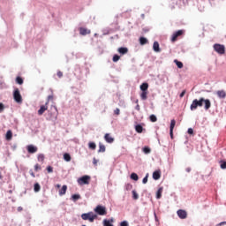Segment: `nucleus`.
Wrapping results in <instances>:
<instances>
[{
	"label": "nucleus",
	"mask_w": 226,
	"mask_h": 226,
	"mask_svg": "<svg viewBox=\"0 0 226 226\" xmlns=\"http://www.w3.org/2000/svg\"><path fill=\"white\" fill-rule=\"evenodd\" d=\"M136 110H140V105L137 104L136 107H135Z\"/></svg>",
	"instance_id": "obj_53"
},
{
	"label": "nucleus",
	"mask_w": 226,
	"mask_h": 226,
	"mask_svg": "<svg viewBox=\"0 0 226 226\" xmlns=\"http://www.w3.org/2000/svg\"><path fill=\"white\" fill-rule=\"evenodd\" d=\"M0 179H3V176H1V173H0Z\"/></svg>",
	"instance_id": "obj_57"
},
{
	"label": "nucleus",
	"mask_w": 226,
	"mask_h": 226,
	"mask_svg": "<svg viewBox=\"0 0 226 226\" xmlns=\"http://www.w3.org/2000/svg\"><path fill=\"white\" fill-rule=\"evenodd\" d=\"M4 110V104L3 102H0V113Z\"/></svg>",
	"instance_id": "obj_46"
},
{
	"label": "nucleus",
	"mask_w": 226,
	"mask_h": 226,
	"mask_svg": "<svg viewBox=\"0 0 226 226\" xmlns=\"http://www.w3.org/2000/svg\"><path fill=\"white\" fill-rule=\"evenodd\" d=\"M143 153H145V154H149V153H151V148H149V147H143Z\"/></svg>",
	"instance_id": "obj_32"
},
{
	"label": "nucleus",
	"mask_w": 226,
	"mask_h": 226,
	"mask_svg": "<svg viewBox=\"0 0 226 226\" xmlns=\"http://www.w3.org/2000/svg\"><path fill=\"white\" fill-rule=\"evenodd\" d=\"M220 167H221V169H226V162L225 161H221L220 162Z\"/></svg>",
	"instance_id": "obj_39"
},
{
	"label": "nucleus",
	"mask_w": 226,
	"mask_h": 226,
	"mask_svg": "<svg viewBox=\"0 0 226 226\" xmlns=\"http://www.w3.org/2000/svg\"><path fill=\"white\" fill-rule=\"evenodd\" d=\"M139 43L140 45H146V43H147V40L146 39V37H140Z\"/></svg>",
	"instance_id": "obj_29"
},
{
	"label": "nucleus",
	"mask_w": 226,
	"mask_h": 226,
	"mask_svg": "<svg viewBox=\"0 0 226 226\" xmlns=\"http://www.w3.org/2000/svg\"><path fill=\"white\" fill-rule=\"evenodd\" d=\"M50 100H54V96H52V95H49V96H48V102H50Z\"/></svg>",
	"instance_id": "obj_51"
},
{
	"label": "nucleus",
	"mask_w": 226,
	"mask_h": 226,
	"mask_svg": "<svg viewBox=\"0 0 226 226\" xmlns=\"http://www.w3.org/2000/svg\"><path fill=\"white\" fill-rule=\"evenodd\" d=\"M103 225H104V226H114V225H112V224L110 223V221H109V220H107V219H105V220L103 221Z\"/></svg>",
	"instance_id": "obj_38"
},
{
	"label": "nucleus",
	"mask_w": 226,
	"mask_h": 226,
	"mask_svg": "<svg viewBox=\"0 0 226 226\" xmlns=\"http://www.w3.org/2000/svg\"><path fill=\"white\" fill-rule=\"evenodd\" d=\"M148 177H149V174H147L146 177L142 180L143 185H146L147 183Z\"/></svg>",
	"instance_id": "obj_41"
},
{
	"label": "nucleus",
	"mask_w": 226,
	"mask_h": 226,
	"mask_svg": "<svg viewBox=\"0 0 226 226\" xmlns=\"http://www.w3.org/2000/svg\"><path fill=\"white\" fill-rule=\"evenodd\" d=\"M93 164L95 166L98 165V160L95 157L93 159Z\"/></svg>",
	"instance_id": "obj_48"
},
{
	"label": "nucleus",
	"mask_w": 226,
	"mask_h": 226,
	"mask_svg": "<svg viewBox=\"0 0 226 226\" xmlns=\"http://www.w3.org/2000/svg\"><path fill=\"white\" fill-rule=\"evenodd\" d=\"M216 94H217L218 98H221L222 100L226 98V92H225V90H218L216 92Z\"/></svg>",
	"instance_id": "obj_12"
},
{
	"label": "nucleus",
	"mask_w": 226,
	"mask_h": 226,
	"mask_svg": "<svg viewBox=\"0 0 226 226\" xmlns=\"http://www.w3.org/2000/svg\"><path fill=\"white\" fill-rule=\"evenodd\" d=\"M34 170H35V172H38V170H41V166H40V164H35Z\"/></svg>",
	"instance_id": "obj_40"
},
{
	"label": "nucleus",
	"mask_w": 226,
	"mask_h": 226,
	"mask_svg": "<svg viewBox=\"0 0 226 226\" xmlns=\"http://www.w3.org/2000/svg\"><path fill=\"white\" fill-rule=\"evenodd\" d=\"M131 179H132L133 181H139V175H137V173H132Z\"/></svg>",
	"instance_id": "obj_28"
},
{
	"label": "nucleus",
	"mask_w": 226,
	"mask_h": 226,
	"mask_svg": "<svg viewBox=\"0 0 226 226\" xmlns=\"http://www.w3.org/2000/svg\"><path fill=\"white\" fill-rule=\"evenodd\" d=\"M149 119L152 123H156V121H158V118L155 115H150Z\"/></svg>",
	"instance_id": "obj_31"
},
{
	"label": "nucleus",
	"mask_w": 226,
	"mask_h": 226,
	"mask_svg": "<svg viewBox=\"0 0 226 226\" xmlns=\"http://www.w3.org/2000/svg\"><path fill=\"white\" fill-rule=\"evenodd\" d=\"M160 177H162V171L160 170H155L153 173V179H154L155 181H158V179H160Z\"/></svg>",
	"instance_id": "obj_13"
},
{
	"label": "nucleus",
	"mask_w": 226,
	"mask_h": 226,
	"mask_svg": "<svg viewBox=\"0 0 226 226\" xmlns=\"http://www.w3.org/2000/svg\"><path fill=\"white\" fill-rule=\"evenodd\" d=\"M98 153H105V145L100 143Z\"/></svg>",
	"instance_id": "obj_27"
},
{
	"label": "nucleus",
	"mask_w": 226,
	"mask_h": 226,
	"mask_svg": "<svg viewBox=\"0 0 226 226\" xmlns=\"http://www.w3.org/2000/svg\"><path fill=\"white\" fill-rule=\"evenodd\" d=\"M94 213H96V215H99L100 216H105V215H107V207L102 206V205H98L94 209Z\"/></svg>",
	"instance_id": "obj_3"
},
{
	"label": "nucleus",
	"mask_w": 226,
	"mask_h": 226,
	"mask_svg": "<svg viewBox=\"0 0 226 226\" xmlns=\"http://www.w3.org/2000/svg\"><path fill=\"white\" fill-rule=\"evenodd\" d=\"M13 99L16 102V103H22V95L20 94V90H19V88H16L14 90Z\"/></svg>",
	"instance_id": "obj_6"
},
{
	"label": "nucleus",
	"mask_w": 226,
	"mask_h": 226,
	"mask_svg": "<svg viewBox=\"0 0 226 226\" xmlns=\"http://www.w3.org/2000/svg\"><path fill=\"white\" fill-rule=\"evenodd\" d=\"M47 171L50 174V173L54 172V169L51 166H48Z\"/></svg>",
	"instance_id": "obj_43"
},
{
	"label": "nucleus",
	"mask_w": 226,
	"mask_h": 226,
	"mask_svg": "<svg viewBox=\"0 0 226 226\" xmlns=\"http://www.w3.org/2000/svg\"><path fill=\"white\" fill-rule=\"evenodd\" d=\"M185 171H186V172H192V168H186V169H185Z\"/></svg>",
	"instance_id": "obj_54"
},
{
	"label": "nucleus",
	"mask_w": 226,
	"mask_h": 226,
	"mask_svg": "<svg viewBox=\"0 0 226 226\" xmlns=\"http://www.w3.org/2000/svg\"><path fill=\"white\" fill-rule=\"evenodd\" d=\"M205 103V110L211 109V101L209 99L200 98V100L194 99L190 106L191 110H197L198 107H202Z\"/></svg>",
	"instance_id": "obj_1"
},
{
	"label": "nucleus",
	"mask_w": 226,
	"mask_h": 226,
	"mask_svg": "<svg viewBox=\"0 0 226 226\" xmlns=\"http://www.w3.org/2000/svg\"><path fill=\"white\" fill-rule=\"evenodd\" d=\"M153 49L154 52H162V49H160V43H158V41L154 42Z\"/></svg>",
	"instance_id": "obj_15"
},
{
	"label": "nucleus",
	"mask_w": 226,
	"mask_h": 226,
	"mask_svg": "<svg viewBox=\"0 0 226 226\" xmlns=\"http://www.w3.org/2000/svg\"><path fill=\"white\" fill-rule=\"evenodd\" d=\"M110 222H114V219H110Z\"/></svg>",
	"instance_id": "obj_58"
},
{
	"label": "nucleus",
	"mask_w": 226,
	"mask_h": 226,
	"mask_svg": "<svg viewBox=\"0 0 226 226\" xmlns=\"http://www.w3.org/2000/svg\"><path fill=\"white\" fill-rule=\"evenodd\" d=\"M135 130H136L137 133H142V132L144 131V127H142V125H140V124H137L135 126Z\"/></svg>",
	"instance_id": "obj_21"
},
{
	"label": "nucleus",
	"mask_w": 226,
	"mask_h": 226,
	"mask_svg": "<svg viewBox=\"0 0 226 226\" xmlns=\"http://www.w3.org/2000/svg\"><path fill=\"white\" fill-rule=\"evenodd\" d=\"M82 220H88L90 223H93L96 218H98V215H94L93 212H88L81 215Z\"/></svg>",
	"instance_id": "obj_2"
},
{
	"label": "nucleus",
	"mask_w": 226,
	"mask_h": 226,
	"mask_svg": "<svg viewBox=\"0 0 226 226\" xmlns=\"http://www.w3.org/2000/svg\"><path fill=\"white\" fill-rule=\"evenodd\" d=\"M140 98L141 100H147V91H142V93L140 94Z\"/></svg>",
	"instance_id": "obj_24"
},
{
	"label": "nucleus",
	"mask_w": 226,
	"mask_h": 226,
	"mask_svg": "<svg viewBox=\"0 0 226 226\" xmlns=\"http://www.w3.org/2000/svg\"><path fill=\"white\" fill-rule=\"evenodd\" d=\"M56 188H61V185H59V184L56 185Z\"/></svg>",
	"instance_id": "obj_56"
},
{
	"label": "nucleus",
	"mask_w": 226,
	"mask_h": 226,
	"mask_svg": "<svg viewBox=\"0 0 226 226\" xmlns=\"http://www.w3.org/2000/svg\"><path fill=\"white\" fill-rule=\"evenodd\" d=\"M56 75H57L58 79H62V77H63V72L58 71V72H56Z\"/></svg>",
	"instance_id": "obj_45"
},
{
	"label": "nucleus",
	"mask_w": 226,
	"mask_h": 226,
	"mask_svg": "<svg viewBox=\"0 0 226 226\" xmlns=\"http://www.w3.org/2000/svg\"><path fill=\"white\" fill-rule=\"evenodd\" d=\"M185 94H186V90H184V91L180 94V98H183V96H185Z\"/></svg>",
	"instance_id": "obj_50"
},
{
	"label": "nucleus",
	"mask_w": 226,
	"mask_h": 226,
	"mask_svg": "<svg viewBox=\"0 0 226 226\" xmlns=\"http://www.w3.org/2000/svg\"><path fill=\"white\" fill-rule=\"evenodd\" d=\"M79 34H81L82 36H86V34H91V30H87V28H84V27H80Z\"/></svg>",
	"instance_id": "obj_11"
},
{
	"label": "nucleus",
	"mask_w": 226,
	"mask_h": 226,
	"mask_svg": "<svg viewBox=\"0 0 226 226\" xmlns=\"http://www.w3.org/2000/svg\"><path fill=\"white\" fill-rule=\"evenodd\" d=\"M67 190H68V186L63 185L61 190L59 191V195H61V196L65 195Z\"/></svg>",
	"instance_id": "obj_16"
},
{
	"label": "nucleus",
	"mask_w": 226,
	"mask_h": 226,
	"mask_svg": "<svg viewBox=\"0 0 226 226\" xmlns=\"http://www.w3.org/2000/svg\"><path fill=\"white\" fill-rule=\"evenodd\" d=\"M27 152L31 154L36 153L38 151V147H34V145H28L26 147Z\"/></svg>",
	"instance_id": "obj_9"
},
{
	"label": "nucleus",
	"mask_w": 226,
	"mask_h": 226,
	"mask_svg": "<svg viewBox=\"0 0 226 226\" xmlns=\"http://www.w3.org/2000/svg\"><path fill=\"white\" fill-rule=\"evenodd\" d=\"M72 199L73 202H77V200H79V199H81V197H80V194H73L72 196Z\"/></svg>",
	"instance_id": "obj_26"
},
{
	"label": "nucleus",
	"mask_w": 226,
	"mask_h": 226,
	"mask_svg": "<svg viewBox=\"0 0 226 226\" xmlns=\"http://www.w3.org/2000/svg\"><path fill=\"white\" fill-rule=\"evenodd\" d=\"M91 182V177L85 175L78 179V185L83 186V185H89Z\"/></svg>",
	"instance_id": "obj_5"
},
{
	"label": "nucleus",
	"mask_w": 226,
	"mask_h": 226,
	"mask_svg": "<svg viewBox=\"0 0 226 226\" xmlns=\"http://www.w3.org/2000/svg\"><path fill=\"white\" fill-rule=\"evenodd\" d=\"M214 50L217 52V54H220L221 56H223L225 54V45L223 44H214Z\"/></svg>",
	"instance_id": "obj_4"
},
{
	"label": "nucleus",
	"mask_w": 226,
	"mask_h": 226,
	"mask_svg": "<svg viewBox=\"0 0 226 226\" xmlns=\"http://www.w3.org/2000/svg\"><path fill=\"white\" fill-rule=\"evenodd\" d=\"M120 226H130L126 221L120 222Z\"/></svg>",
	"instance_id": "obj_47"
},
{
	"label": "nucleus",
	"mask_w": 226,
	"mask_h": 226,
	"mask_svg": "<svg viewBox=\"0 0 226 226\" xmlns=\"http://www.w3.org/2000/svg\"><path fill=\"white\" fill-rule=\"evenodd\" d=\"M104 139L106 142H114V138H112L109 133L105 134Z\"/></svg>",
	"instance_id": "obj_18"
},
{
	"label": "nucleus",
	"mask_w": 226,
	"mask_h": 226,
	"mask_svg": "<svg viewBox=\"0 0 226 226\" xmlns=\"http://www.w3.org/2000/svg\"><path fill=\"white\" fill-rule=\"evenodd\" d=\"M176 126V120L172 119L170 121V137L172 139V137H174V127Z\"/></svg>",
	"instance_id": "obj_10"
},
{
	"label": "nucleus",
	"mask_w": 226,
	"mask_h": 226,
	"mask_svg": "<svg viewBox=\"0 0 226 226\" xmlns=\"http://www.w3.org/2000/svg\"><path fill=\"white\" fill-rule=\"evenodd\" d=\"M132 198H133L134 200H139V194L137 193L136 191H132Z\"/></svg>",
	"instance_id": "obj_35"
},
{
	"label": "nucleus",
	"mask_w": 226,
	"mask_h": 226,
	"mask_svg": "<svg viewBox=\"0 0 226 226\" xmlns=\"http://www.w3.org/2000/svg\"><path fill=\"white\" fill-rule=\"evenodd\" d=\"M120 59H121V56H119L118 55H114L113 63H117V61H119Z\"/></svg>",
	"instance_id": "obj_36"
},
{
	"label": "nucleus",
	"mask_w": 226,
	"mask_h": 226,
	"mask_svg": "<svg viewBox=\"0 0 226 226\" xmlns=\"http://www.w3.org/2000/svg\"><path fill=\"white\" fill-rule=\"evenodd\" d=\"M162 193H163V187H160L156 192V199H162Z\"/></svg>",
	"instance_id": "obj_19"
},
{
	"label": "nucleus",
	"mask_w": 226,
	"mask_h": 226,
	"mask_svg": "<svg viewBox=\"0 0 226 226\" xmlns=\"http://www.w3.org/2000/svg\"><path fill=\"white\" fill-rule=\"evenodd\" d=\"M48 109H49V101H47L44 105H41L40 107V109L38 110V115L43 116V114L45 113V110H48Z\"/></svg>",
	"instance_id": "obj_8"
},
{
	"label": "nucleus",
	"mask_w": 226,
	"mask_h": 226,
	"mask_svg": "<svg viewBox=\"0 0 226 226\" xmlns=\"http://www.w3.org/2000/svg\"><path fill=\"white\" fill-rule=\"evenodd\" d=\"M174 63L177 64V68H183V64L182 62H179L177 59L174 60Z\"/></svg>",
	"instance_id": "obj_33"
},
{
	"label": "nucleus",
	"mask_w": 226,
	"mask_h": 226,
	"mask_svg": "<svg viewBox=\"0 0 226 226\" xmlns=\"http://www.w3.org/2000/svg\"><path fill=\"white\" fill-rule=\"evenodd\" d=\"M34 190L36 193H38V192H40V190H41V187L40 186V184H38V183L34 184Z\"/></svg>",
	"instance_id": "obj_25"
},
{
	"label": "nucleus",
	"mask_w": 226,
	"mask_h": 226,
	"mask_svg": "<svg viewBox=\"0 0 226 226\" xmlns=\"http://www.w3.org/2000/svg\"><path fill=\"white\" fill-rule=\"evenodd\" d=\"M120 112H121V110L119 109V108H117V109L114 110V114H115L116 116H119Z\"/></svg>",
	"instance_id": "obj_44"
},
{
	"label": "nucleus",
	"mask_w": 226,
	"mask_h": 226,
	"mask_svg": "<svg viewBox=\"0 0 226 226\" xmlns=\"http://www.w3.org/2000/svg\"><path fill=\"white\" fill-rule=\"evenodd\" d=\"M132 188H133V185H132V184H126L125 185V190L127 192H130Z\"/></svg>",
	"instance_id": "obj_37"
},
{
	"label": "nucleus",
	"mask_w": 226,
	"mask_h": 226,
	"mask_svg": "<svg viewBox=\"0 0 226 226\" xmlns=\"http://www.w3.org/2000/svg\"><path fill=\"white\" fill-rule=\"evenodd\" d=\"M184 33H185V31H183V30H178V31L175 32L171 37L172 43H174V41H177V38H179V36H183Z\"/></svg>",
	"instance_id": "obj_7"
},
{
	"label": "nucleus",
	"mask_w": 226,
	"mask_h": 226,
	"mask_svg": "<svg viewBox=\"0 0 226 226\" xmlns=\"http://www.w3.org/2000/svg\"><path fill=\"white\" fill-rule=\"evenodd\" d=\"M11 137H13V132H11V131H7L5 135L6 140H11Z\"/></svg>",
	"instance_id": "obj_22"
},
{
	"label": "nucleus",
	"mask_w": 226,
	"mask_h": 226,
	"mask_svg": "<svg viewBox=\"0 0 226 226\" xmlns=\"http://www.w3.org/2000/svg\"><path fill=\"white\" fill-rule=\"evenodd\" d=\"M187 132L189 133V135H193V129L189 128Z\"/></svg>",
	"instance_id": "obj_49"
},
{
	"label": "nucleus",
	"mask_w": 226,
	"mask_h": 226,
	"mask_svg": "<svg viewBox=\"0 0 226 226\" xmlns=\"http://www.w3.org/2000/svg\"><path fill=\"white\" fill-rule=\"evenodd\" d=\"M64 160L65 162H72V155L68 153L64 154Z\"/></svg>",
	"instance_id": "obj_23"
},
{
	"label": "nucleus",
	"mask_w": 226,
	"mask_h": 226,
	"mask_svg": "<svg viewBox=\"0 0 226 226\" xmlns=\"http://www.w3.org/2000/svg\"><path fill=\"white\" fill-rule=\"evenodd\" d=\"M37 160H38V162H43V161L45 160V155H43L41 154H39L38 157H37Z\"/></svg>",
	"instance_id": "obj_34"
},
{
	"label": "nucleus",
	"mask_w": 226,
	"mask_h": 226,
	"mask_svg": "<svg viewBox=\"0 0 226 226\" xmlns=\"http://www.w3.org/2000/svg\"><path fill=\"white\" fill-rule=\"evenodd\" d=\"M89 147H90V149H96V144L94 142L89 143Z\"/></svg>",
	"instance_id": "obj_42"
},
{
	"label": "nucleus",
	"mask_w": 226,
	"mask_h": 226,
	"mask_svg": "<svg viewBox=\"0 0 226 226\" xmlns=\"http://www.w3.org/2000/svg\"><path fill=\"white\" fill-rule=\"evenodd\" d=\"M177 216H179L182 220H185L188 215L186 214V211L185 210H178L177 212Z\"/></svg>",
	"instance_id": "obj_14"
},
{
	"label": "nucleus",
	"mask_w": 226,
	"mask_h": 226,
	"mask_svg": "<svg viewBox=\"0 0 226 226\" xmlns=\"http://www.w3.org/2000/svg\"><path fill=\"white\" fill-rule=\"evenodd\" d=\"M136 103H139V100L136 101Z\"/></svg>",
	"instance_id": "obj_59"
},
{
	"label": "nucleus",
	"mask_w": 226,
	"mask_h": 226,
	"mask_svg": "<svg viewBox=\"0 0 226 226\" xmlns=\"http://www.w3.org/2000/svg\"><path fill=\"white\" fill-rule=\"evenodd\" d=\"M222 225H226V222H222L217 224V226H222Z\"/></svg>",
	"instance_id": "obj_52"
},
{
	"label": "nucleus",
	"mask_w": 226,
	"mask_h": 226,
	"mask_svg": "<svg viewBox=\"0 0 226 226\" xmlns=\"http://www.w3.org/2000/svg\"><path fill=\"white\" fill-rule=\"evenodd\" d=\"M148 88H149V84L147 83H143L140 85L141 91H147Z\"/></svg>",
	"instance_id": "obj_20"
},
{
	"label": "nucleus",
	"mask_w": 226,
	"mask_h": 226,
	"mask_svg": "<svg viewBox=\"0 0 226 226\" xmlns=\"http://www.w3.org/2000/svg\"><path fill=\"white\" fill-rule=\"evenodd\" d=\"M119 54H122V56H124V54H128V48H119L118 49Z\"/></svg>",
	"instance_id": "obj_17"
},
{
	"label": "nucleus",
	"mask_w": 226,
	"mask_h": 226,
	"mask_svg": "<svg viewBox=\"0 0 226 226\" xmlns=\"http://www.w3.org/2000/svg\"><path fill=\"white\" fill-rule=\"evenodd\" d=\"M30 175L32 176V177H35L34 173L33 172V170H30Z\"/></svg>",
	"instance_id": "obj_55"
},
{
	"label": "nucleus",
	"mask_w": 226,
	"mask_h": 226,
	"mask_svg": "<svg viewBox=\"0 0 226 226\" xmlns=\"http://www.w3.org/2000/svg\"><path fill=\"white\" fill-rule=\"evenodd\" d=\"M16 82H17V84H19V86H22L24 84V79H22L21 77H17Z\"/></svg>",
	"instance_id": "obj_30"
}]
</instances>
